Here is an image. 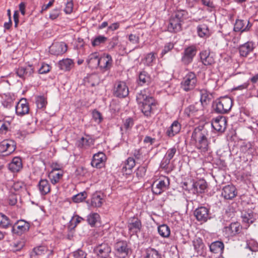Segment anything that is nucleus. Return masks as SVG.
<instances>
[{
    "instance_id": "obj_1",
    "label": "nucleus",
    "mask_w": 258,
    "mask_h": 258,
    "mask_svg": "<svg viewBox=\"0 0 258 258\" xmlns=\"http://www.w3.org/2000/svg\"><path fill=\"white\" fill-rule=\"evenodd\" d=\"M148 89L141 91L137 95V102L143 114L151 117L157 110L158 103L152 96L148 94Z\"/></svg>"
},
{
    "instance_id": "obj_2",
    "label": "nucleus",
    "mask_w": 258,
    "mask_h": 258,
    "mask_svg": "<svg viewBox=\"0 0 258 258\" xmlns=\"http://www.w3.org/2000/svg\"><path fill=\"white\" fill-rule=\"evenodd\" d=\"M208 131L203 127L195 128L192 133L191 140L202 155H205L210 150V142L208 139Z\"/></svg>"
},
{
    "instance_id": "obj_3",
    "label": "nucleus",
    "mask_w": 258,
    "mask_h": 258,
    "mask_svg": "<svg viewBox=\"0 0 258 258\" xmlns=\"http://www.w3.org/2000/svg\"><path fill=\"white\" fill-rule=\"evenodd\" d=\"M187 13L184 10H178L171 16L169 24L168 26L169 31L177 32L181 30V23L186 19Z\"/></svg>"
},
{
    "instance_id": "obj_4",
    "label": "nucleus",
    "mask_w": 258,
    "mask_h": 258,
    "mask_svg": "<svg viewBox=\"0 0 258 258\" xmlns=\"http://www.w3.org/2000/svg\"><path fill=\"white\" fill-rule=\"evenodd\" d=\"M207 187V183L204 180H193L190 182H184L182 185L184 190H188L194 195L205 192Z\"/></svg>"
},
{
    "instance_id": "obj_5",
    "label": "nucleus",
    "mask_w": 258,
    "mask_h": 258,
    "mask_svg": "<svg viewBox=\"0 0 258 258\" xmlns=\"http://www.w3.org/2000/svg\"><path fill=\"white\" fill-rule=\"evenodd\" d=\"M198 78L196 74L190 72L187 73L182 79L180 88L185 92L194 90L197 85Z\"/></svg>"
},
{
    "instance_id": "obj_6",
    "label": "nucleus",
    "mask_w": 258,
    "mask_h": 258,
    "mask_svg": "<svg viewBox=\"0 0 258 258\" xmlns=\"http://www.w3.org/2000/svg\"><path fill=\"white\" fill-rule=\"evenodd\" d=\"M169 184V178L165 176H161L152 184V190L154 194L160 195L168 188Z\"/></svg>"
},
{
    "instance_id": "obj_7",
    "label": "nucleus",
    "mask_w": 258,
    "mask_h": 258,
    "mask_svg": "<svg viewBox=\"0 0 258 258\" xmlns=\"http://www.w3.org/2000/svg\"><path fill=\"white\" fill-rule=\"evenodd\" d=\"M215 110L220 113L228 112L231 108L232 100L228 97H221L216 102Z\"/></svg>"
},
{
    "instance_id": "obj_8",
    "label": "nucleus",
    "mask_w": 258,
    "mask_h": 258,
    "mask_svg": "<svg viewBox=\"0 0 258 258\" xmlns=\"http://www.w3.org/2000/svg\"><path fill=\"white\" fill-rule=\"evenodd\" d=\"M16 148L15 142L12 140H5L0 143V155L8 156L13 153Z\"/></svg>"
},
{
    "instance_id": "obj_9",
    "label": "nucleus",
    "mask_w": 258,
    "mask_h": 258,
    "mask_svg": "<svg viewBox=\"0 0 258 258\" xmlns=\"http://www.w3.org/2000/svg\"><path fill=\"white\" fill-rule=\"evenodd\" d=\"M197 51L198 49L196 45H191L185 48L181 57L182 63L185 65L190 63L196 56Z\"/></svg>"
},
{
    "instance_id": "obj_10",
    "label": "nucleus",
    "mask_w": 258,
    "mask_h": 258,
    "mask_svg": "<svg viewBox=\"0 0 258 258\" xmlns=\"http://www.w3.org/2000/svg\"><path fill=\"white\" fill-rule=\"evenodd\" d=\"M99 68L103 72H106L110 70L113 66L112 56L107 53H103L100 54V61L99 60Z\"/></svg>"
},
{
    "instance_id": "obj_11",
    "label": "nucleus",
    "mask_w": 258,
    "mask_h": 258,
    "mask_svg": "<svg viewBox=\"0 0 258 258\" xmlns=\"http://www.w3.org/2000/svg\"><path fill=\"white\" fill-rule=\"evenodd\" d=\"M115 254L118 258H125L129 249L126 241H119L114 245Z\"/></svg>"
},
{
    "instance_id": "obj_12",
    "label": "nucleus",
    "mask_w": 258,
    "mask_h": 258,
    "mask_svg": "<svg viewBox=\"0 0 258 258\" xmlns=\"http://www.w3.org/2000/svg\"><path fill=\"white\" fill-rule=\"evenodd\" d=\"M128 87L124 82L118 81L116 83L114 87V95L117 97L124 98L128 94Z\"/></svg>"
},
{
    "instance_id": "obj_13",
    "label": "nucleus",
    "mask_w": 258,
    "mask_h": 258,
    "mask_svg": "<svg viewBox=\"0 0 258 258\" xmlns=\"http://www.w3.org/2000/svg\"><path fill=\"white\" fill-rule=\"evenodd\" d=\"M255 44L251 41H247L239 46L238 48L239 55L241 57H246L253 52Z\"/></svg>"
},
{
    "instance_id": "obj_14",
    "label": "nucleus",
    "mask_w": 258,
    "mask_h": 258,
    "mask_svg": "<svg viewBox=\"0 0 258 258\" xmlns=\"http://www.w3.org/2000/svg\"><path fill=\"white\" fill-rule=\"evenodd\" d=\"M227 125V119L225 116H219L212 121L213 128L217 132L222 133L226 129Z\"/></svg>"
},
{
    "instance_id": "obj_15",
    "label": "nucleus",
    "mask_w": 258,
    "mask_h": 258,
    "mask_svg": "<svg viewBox=\"0 0 258 258\" xmlns=\"http://www.w3.org/2000/svg\"><path fill=\"white\" fill-rule=\"evenodd\" d=\"M29 106L25 98L21 99L16 106V113L18 116H22L29 113Z\"/></svg>"
},
{
    "instance_id": "obj_16",
    "label": "nucleus",
    "mask_w": 258,
    "mask_h": 258,
    "mask_svg": "<svg viewBox=\"0 0 258 258\" xmlns=\"http://www.w3.org/2000/svg\"><path fill=\"white\" fill-rule=\"evenodd\" d=\"M106 160L105 154L99 152L94 155L91 164L93 167L101 168L104 166Z\"/></svg>"
},
{
    "instance_id": "obj_17",
    "label": "nucleus",
    "mask_w": 258,
    "mask_h": 258,
    "mask_svg": "<svg viewBox=\"0 0 258 258\" xmlns=\"http://www.w3.org/2000/svg\"><path fill=\"white\" fill-rule=\"evenodd\" d=\"M135 165L136 161L134 158L128 157L121 164V172L123 175H131Z\"/></svg>"
},
{
    "instance_id": "obj_18",
    "label": "nucleus",
    "mask_w": 258,
    "mask_h": 258,
    "mask_svg": "<svg viewBox=\"0 0 258 258\" xmlns=\"http://www.w3.org/2000/svg\"><path fill=\"white\" fill-rule=\"evenodd\" d=\"M68 49L67 45L63 42H56L50 47L49 51L51 54L55 55H61L64 53Z\"/></svg>"
},
{
    "instance_id": "obj_19",
    "label": "nucleus",
    "mask_w": 258,
    "mask_h": 258,
    "mask_svg": "<svg viewBox=\"0 0 258 258\" xmlns=\"http://www.w3.org/2000/svg\"><path fill=\"white\" fill-rule=\"evenodd\" d=\"M141 227L142 223L138 218L133 217L130 219L127 228L131 235H134L140 232Z\"/></svg>"
},
{
    "instance_id": "obj_20",
    "label": "nucleus",
    "mask_w": 258,
    "mask_h": 258,
    "mask_svg": "<svg viewBox=\"0 0 258 258\" xmlns=\"http://www.w3.org/2000/svg\"><path fill=\"white\" fill-rule=\"evenodd\" d=\"M194 215L198 221L205 222L210 218L209 209L205 207H199L195 211Z\"/></svg>"
},
{
    "instance_id": "obj_21",
    "label": "nucleus",
    "mask_w": 258,
    "mask_h": 258,
    "mask_svg": "<svg viewBox=\"0 0 258 258\" xmlns=\"http://www.w3.org/2000/svg\"><path fill=\"white\" fill-rule=\"evenodd\" d=\"M200 56L202 62L205 66H211L215 62L214 55L209 50H202L200 53Z\"/></svg>"
},
{
    "instance_id": "obj_22",
    "label": "nucleus",
    "mask_w": 258,
    "mask_h": 258,
    "mask_svg": "<svg viewBox=\"0 0 258 258\" xmlns=\"http://www.w3.org/2000/svg\"><path fill=\"white\" fill-rule=\"evenodd\" d=\"M95 253L100 258H107L111 252V248L106 243H102L95 247Z\"/></svg>"
},
{
    "instance_id": "obj_23",
    "label": "nucleus",
    "mask_w": 258,
    "mask_h": 258,
    "mask_svg": "<svg viewBox=\"0 0 258 258\" xmlns=\"http://www.w3.org/2000/svg\"><path fill=\"white\" fill-rule=\"evenodd\" d=\"M30 228L29 223L24 220H19L16 223L13 227L14 232L18 235H21L28 231Z\"/></svg>"
},
{
    "instance_id": "obj_24",
    "label": "nucleus",
    "mask_w": 258,
    "mask_h": 258,
    "mask_svg": "<svg viewBox=\"0 0 258 258\" xmlns=\"http://www.w3.org/2000/svg\"><path fill=\"white\" fill-rule=\"evenodd\" d=\"M237 195L236 187L233 185H228L222 189V196L226 200H232Z\"/></svg>"
},
{
    "instance_id": "obj_25",
    "label": "nucleus",
    "mask_w": 258,
    "mask_h": 258,
    "mask_svg": "<svg viewBox=\"0 0 258 258\" xmlns=\"http://www.w3.org/2000/svg\"><path fill=\"white\" fill-rule=\"evenodd\" d=\"M241 229L240 223H232L229 226L224 228V232L227 237H232L238 234Z\"/></svg>"
},
{
    "instance_id": "obj_26",
    "label": "nucleus",
    "mask_w": 258,
    "mask_h": 258,
    "mask_svg": "<svg viewBox=\"0 0 258 258\" xmlns=\"http://www.w3.org/2000/svg\"><path fill=\"white\" fill-rule=\"evenodd\" d=\"M34 72V68L32 65H27L19 67L16 71L17 75L21 78H25L30 76Z\"/></svg>"
},
{
    "instance_id": "obj_27",
    "label": "nucleus",
    "mask_w": 258,
    "mask_h": 258,
    "mask_svg": "<svg viewBox=\"0 0 258 258\" xmlns=\"http://www.w3.org/2000/svg\"><path fill=\"white\" fill-rule=\"evenodd\" d=\"M100 57V54L98 52H94L91 53L87 59L89 67L92 69L99 67Z\"/></svg>"
},
{
    "instance_id": "obj_28",
    "label": "nucleus",
    "mask_w": 258,
    "mask_h": 258,
    "mask_svg": "<svg viewBox=\"0 0 258 258\" xmlns=\"http://www.w3.org/2000/svg\"><path fill=\"white\" fill-rule=\"evenodd\" d=\"M177 150L175 147L169 149L166 152L161 163V166L166 168L170 163V160L173 158Z\"/></svg>"
},
{
    "instance_id": "obj_29",
    "label": "nucleus",
    "mask_w": 258,
    "mask_h": 258,
    "mask_svg": "<svg viewBox=\"0 0 258 258\" xmlns=\"http://www.w3.org/2000/svg\"><path fill=\"white\" fill-rule=\"evenodd\" d=\"M181 128L180 123L177 120H175L167 128L166 135L169 137H173L180 132Z\"/></svg>"
},
{
    "instance_id": "obj_30",
    "label": "nucleus",
    "mask_w": 258,
    "mask_h": 258,
    "mask_svg": "<svg viewBox=\"0 0 258 258\" xmlns=\"http://www.w3.org/2000/svg\"><path fill=\"white\" fill-rule=\"evenodd\" d=\"M94 144V140L89 136L82 137L77 142L78 147L84 149H88L93 146Z\"/></svg>"
},
{
    "instance_id": "obj_31",
    "label": "nucleus",
    "mask_w": 258,
    "mask_h": 258,
    "mask_svg": "<svg viewBox=\"0 0 258 258\" xmlns=\"http://www.w3.org/2000/svg\"><path fill=\"white\" fill-rule=\"evenodd\" d=\"M251 25L247 21L237 20L235 23L234 29L235 31H248Z\"/></svg>"
},
{
    "instance_id": "obj_32",
    "label": "nucleus",
    "mask_w": 258,
    "mask_h": 258,
    "mask_svg": "<svg viewBox=\"0 0 258 258\" xmlns=\"http://www.w3.org/2000/svg\"><path fill=\"white\" fill-rule=\"evenodd\" d=\"M104 195L100 192H96L92 196L91 206L94 207H100L103 202Z\"/></svg>"
},
{
    "instance_id": "obj_33",
    "label": "nucleus",
    "mask_w": 258,
    "mask_h": 258,
    "mask_svg": "<svg viewBox=\"0 0 258 258\" xmlns=\"http://www.w3.org/2000/svg\"><path fill=\"white\" fill-rule=\"evenodd\" d=\"M64 175V171H50L48 178L51 183L55 185L60 182Z\"/></svg>"
},
{
    "instance_id": "obj_34",
    "label": "nucleus",
    "mask_w": 258,
    "mask_h": 258,
    "mask_svg": "<svg viewBox=\"0 0 258 258\" xmlns=\"http://www.w3.org/2000/svg\"><path fill=\"white\" fill-rule=\"evenodd\" d=\"M21 159L19 157H14L12 162L9 164V168L12 172L19 171L22 168Z\"/></svg>"
},
{
    "instance_id": "obj_35",
    "label": "nucleus",
    "mask_w": 258,
    "mask_h": 258,
    "mask_svg": "<svg viewBox=\"0 0 258 258\" xmlns=\"http://www.w3.org/2000/svg\"><path fill=\"white\" fill-rule=\"evenodd\" d=\"M58 67L61 70L70 71L74 66V62L70 58H65L59 61Z\"/></svg>"
},
{
    "instance_id": "obj_36",
    "label": "nucleus",
    "mask_w": 258,
    "mask_h": 258,
    "mask_svg": "<svg viewBox=\"0 0 258 258\" xmlns=\"http://www.w3.org/2000/svg\"><path fill=\"white\" fill-rule=\"evenodd\" d=\"M39 190L42 195H46L51 190L50 185L46 179H41L38 184Z\"/></svg>"
},
{
    "instance_id": "obj_37",
    "label": "nucleus",
    "mask_w": 258,
    "mask_h": 258,
    "mask_svg": "<svg viewBox=\"0 0 258 258\" xmlns=\"http://www.w3.org/2000/svg\"><path fill=\"white\" fill-rule=\"evenodd\" d=\"M224 247L223 242L219 241L214 242L210 245L211 251L215 253L221 254L223 251Z\"/></svg>"
},
{
    "instance_id": "obj_38",
    "label": "nucleus",
    "mask_w": 258,
    "mask_h": 258,
    "mask_svg": "<svg viewBox=\"0 0 258 258\" xmlns=\"http://www.w3.org/2000/svg\"><path fill=\"white\" fill-rule=\"evenodd\" d=\"M197 32L199 36L203 38H206L210 36V30L208 26L205 24H202L198 25Z\"/></svg>"
},
{
    "instance_id": "obj_39",
    "label": "nucleus",
    "mask_w": 258,
    "mask_h": 258,
    "mask_svg": "<svg viewBox=\"0 0 258 258\" xmlns=\"http://www.w3.org/2000/svg\"><path fill=\"white\" fill-rule=\"evenodd\" d=\"M242 218L243 222L247 223L248 226L250 224L252 223L255 221V216L253 212L248 211L242 213Z\"/></svg>"
},
{
    "instance_id": "obj_40",
    "label": "nucleus",
    "mask_w": 258,
    "mask_h": 258,
    "mask_svg": "<svg viewBox=\"0 0 258 258\" xmlns=\"http://www.w3.org/2000/svg\"><path fill=\"white\" fill-rule=\"evenodd\" d=\"M100 216L97 213H91L87 216V222L91 227L95 226L100 221Z\"/></svg>"
},
{
    "instance_id": "obj_41",
    "label": "nucleus",
    "mask_w": 258,
    "mask_h": 258,
    "mask_svg": "<svg viewBox=\"0 0 258 258\" xmlns=\"http://www.w3.org/2000/svg\"><path fill=\"white\" fill-rule=\"evenodd\" d=\"M151 78L150 75L145 71H142L139 76L138 84L140 85H143L148 84L150 82Z\"/></svg>"
},
{
    "instance_id": "obj_42",
    "label": "nucleus",
    "mask_w": 258,
    "mask_h": 258,
    "mask_svg": "<svg viewBox=\"0 0 258 258\" xmlns=\"http://www.w3.org/2000/svg\"><path fill=\"white\" fill-rule=\"evenodd\" d=\"M161 254L156 249L148 248L146 250L144 258H161Z\"/></svg>"
},
{
    "instance_id": "obj_43",
    "label": "nucleus",
    "mask_w": 258,
    "mask_h": 258,
    "mask_svg": "<svg viewBox=\"0 0 258 258\" xmlns=\"http://www.w3.org/2000/svg\"><path fill=\"white\" fill-rule=\"evenodd\" d=\"M158 231L159 235L162 237L167 238L170 235V228L165 224L159 226L158 228Z\"/></svg>"
},
{
    "instance_id": "obj_44",
    "label": "nucleus",
    "mask_w": 258,
    "mask_h": 258,
    "mask_svg": "<svg viewBox=\"0 0 258 258\" xmlns=\"http://www.w3.org/2000/svg\"><path fill=\"white\" fill-rule=\"evenodd\" d=\"M134 124V121L131 117H128L123 120V124L120 127L121 131L126 132L130 130Z\"/></svg>"
},
{
    "instance_id": "obj_45",
    "label": "nucleus",
    "mask_w": 258,
    "mask_h": 258,
    "mask_svg": "<svg viewBox=\"0 0 258 258\" xmlns=\"http://www.w3.org/2000/svg\"><path fill=\"white\" fill-rule=\"evenodd\" d=\"M106 37L103 35H99L91 39V44L93 47H96L104 44L107 41Z\"/></svg>"
},
{
    "instance_id": "obj_46",
    "label": "nucleus",
    "mask_w": 258,
    "mask_h": 258,
    "mask_svg": "<svg viewBox=\"0 0 258 258\" xmlns=\"http://www.w3.org/2000/svg\"><path fill=\"white\" fill-rule=\"evenodd\" d=\"M199 111L194 105H190L187 107L184 111L185 114L190 117H198Z\"/></svg>"
},
{
    "instance_id": "obj_47",
    "label": "nucleus",
    "mask_w": 258,
    "mask_h": 258,
    "mask_svg": "<svg viewBox=\"0 0 258 258\" xmlns=\"http://www.w3.org/2000/svg\"><path fill=\"white\" fill-rule=\"evenodd\" d=\"M193 245L197 252L198 253H202L204 247V244L202 239L200 238L195 239L193 241Z\"/></svg>"
},
{
    "instance_id": "obj_48",
    "label": "nucleus",
    "mask_w": 258,
    "mask_h": 258,
    "mask_svg": "<svg viewBox=\"0 0 258 258\" xmlns=\"http://www.w3.org/2000/svg\"><path fill=\"white\" fill-rule=\"evenodd\" d=\"M201 102L203 105L207 104L208 102H210L211 99L210 96L211 95L209 93L207 92L206 90H202L201 91Z\"/></svg>"
},
{
    "instance_id": "obj_49",
    "label": "nucleus",
    "mask_w": 258,
    "mask_h": 258,
    "mask_svg": "<svg viewBox=\"0 0 258 258\" xmlns=\"http://www.w3.org/2000/svg\"><path fill=\"white\" fill-rule=\"evenodd\" d=\"M10 224L9 218L4 214L0 213V227L7 228Z\"/></svg>"
},
{
    "instance_id": "obj_50",
    "label": "nucleus",
    "mask_w": 258,
    "mask_h": 258,
    "mask_svg": "<svg viewBox=\"0 0 258 258\" xmlns=\"http://www.w3.org/2000/svg\"><path fill=\"white\" fill-rule=\"evenodd\" d=\"M74 9L73 0H66L64 4V12L66 14H71Z\"/></svg>"
},
{
    "instance_id": "obj_51",
    "label": "nucleus",
    "mask_w": 258,
    "mask_h": 258,
    "mask_svg": "<svg viewBox=\"0 0 258 258\" xmlns=\"http://www.w3.org/2000/svg\"><path fill=\"white\" fill-rule=\"evenodd\" d=\"M86 198L87 192H82L74 196L72 198V200L74 202L78 203L83 202Z\"/></svg>"
},
{
    "instance_id": "obj_52",
    "label": "nucleus",
    "mask_w": 258,
    "mask_h": 258,
    "mask_svg": "<svg viewBox=\"0 0 258 258\" xmlns=\"http://www.w3.org/2000/svg\"><path fill=\"white\" fill-rule=\"evenodd\" d=\"M36 102L38 108L40 109L45 107L47 104L46 98L42 96L37 97Z\"/></svg>"
},
{
    "instance_id": "obj_53",
    "label": "nucleus",
    "mask_w": 258,
    "mask_h": 258,
    "mask_svg": "<svg viewBox=\"0 0 258 258\" xmlns=\"http://www.w3.org/2000/svg\"><path fill=\"white\" fill-rule=\"evenodd\" d=\"M247 247L252 251H256L258 250V243L254 239H250L247 242Z\"/></svg>"
},
{
    "instance_id": "obj_54",
    "label": "nucleus",
    "mask_w": 258,
    "mask_h": 258,
    "mask_svg": "<svg viewBox=\"0 0 258 258\" xmlns=\"http://www.w3.org/2000/svg\"><path fill=\"white\" fill-rule=\"evenodd\" d=\"M129 41L134 44H139L140 42V35L139 33L130 34L128 35Z\"/></svg>"
},
{
    "instance_id": "obj_55",
    "label": "nucleus",
    "mask_w": 258,
    "mask_h": 258,
    "mask_svg": "<svg viewBox=\"0 0 258 258\" xmlns=\"http://www.w3.org/2000/svg\"><path fill=\"white\" fill-rule=\"evenodd\" d=\"M10 126V123L5 120H0V133L6 134L8 131L9 127Z\"/></svg>"
},
{
    "instance_id": "obj_56",
    "label": "nucleus",
    "mask_w": 258,
    "mask_h": 258,
    "mask_svg": "<svg viewBox=\"0 0 258 258\" xmlns=\"http://www.w3.org/2000/svg\"><path fill=\"white\" fill-rule=\"evenodd\" d=\"M92 116L94 120L97 123H100L103 119L101 113L96 110L93 111Z\"/></svg>"
},
{
    "instance_id": "obj_57",
    "label": "nucleus",
    "mask_w": 258,
    "mask_h": 258,
    "mask_svg": "<svg viewBox=\"0 0 258 258\" xmlns=\"http://www.w3.org/2000/svg\"><path fill=\"white\" fill-rule=\"evenodd\" d=\"M155 60V55L153 53H150L146 55L145 59V63L148 65H152L153 62Z\"/></svg>"
},
{
    "instance_id": "obj_58",
    "label": "nucleus",
    "mask_w": 258,
    "mask_h": 258,
    "mask_svg": "<svg viewBox=\"0 0 258 258\" xmlns=\"http://www.w3.org/2000/svg\"><path fill=\"white\" fill-rule=\"evenodd\" d=\"M47 251V248L45 246H39L34 248V252L36 254L41 255Z\"/></svg>"
},
{
    "instance_id": "obj_59",
    "label": "nucleus",
    "mask_w": 258,
    "mask_h": 258,
    "mask_svg": "<svg viewBox=\"0 0 258 258\" xmlns=\"http://www.w3.org/2000/svg\"><path fill=\"white\" fill-rule=\"evenodd\" d=\"M146 172V168L145 166H139L136 171V176L138 178L144 177Z\"/></svg>"
},
{
    "instance_id": "obj_60",
    "label": "nucleus",
    "mask_w": 258,
    "mask_h": 258,
    "mask_svg": "<svg viewBox=\"0 0 258 258\" xmlns=\"http://www.w3.org/2000/svg\"><path fill=\"white\" fill-rule=\"evenodd\" d=\"M50 171H64L63 169V166L57 162H53L51 163Z\"/></svg>"
},
{
    "instance_id": "obj_61",
    "label": "nucleus",
    "mask_w": 258,
    "mask_h": 258,
    "mask_svg": "<svg viewBox=\"0 0 258 258\" xmlns=\"http://www.w3.org/2000/svg\"><path fill=\"white\" fill-rule=\"evenodd\" d=\"M50 69L51 67L49 65L46 63H42L38 72L41 74H46L50 71Z\"/></svg>"
},
{
    "instance_id": "obj_62",
    "label": "nucleus",
    "mask_w": 258,
    "mask_h": 258,
    "mask_svg": "<svg viewBox=\"0 0 258 258\" xmlns=\"http://www.w3.org/2000/svg\"><path fill=\"white\" fill-rule=\"evenodd\" d=\"M25 243L23 240H19L15 242L13 244L14 250H20L24 246Z\"/></svg>"
},
{
    "instance_id": "obj_63",
    "label": "nucleus",
    "mask_w": 258,
    "mask_h": 258,
    "mask_svg": "<svg viewBox=\"0 0 258 258\" xmlns=\"http://www.w3.org/2000/svg\"><path fill=\"white\" fill-rule=\"evenodd\" d=\"M174 47V45L172 43H168L166 44L164 47V48L161 52V56H163L166 53L170 51Z\"/></svg>"
},
{
    "instance_id": "obj_64",
    "label": "nucleus",
    "mask_w": 258,
    "mask_h": 258,
    "mask_svg": "<svg viewBox=\"0 0 258 258\" xmlns=\"http://www.w3.org/2000/svg\"><path fill=\"white\" fill-rule=\"evenodd\" d=\"M60 14V10L57 9L52 10L49 14V18L54 20L57 19Z\"/></svg>"
}]
</instances>
